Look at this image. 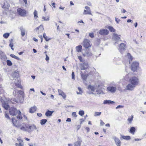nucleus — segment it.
Masks as SVG:
<instances>
[{"label":"nucleus","instance_id":"9","mask_svg":"<svg viewBox=\"0 0 146 146\" xmlns=\"http://www.w3.org/2000/svg\"><path fill=\"white\" fill-rule=\"evenodd\" d=\"M17 11L19 14L22 16H25L26 14V11L24 9L18 8Z\"/></svg>","mask_w":146,"mask_h":146},{"label":"nucleus","instance_id":"1","mask_svg":"<svg viewBox=\"0 0 146 146\" xmlns=\"http://www.w3.org/2000/svg\"><path fill=\"white\" fill-rule=\"evenodd\" d=\"M25 127L22 126L20 127V129L24 131H27L31 133L33 131L37 129L36 126L34 124H26L25 125Z\"/></svg>","mask_w":146,"mask_h":146},{"label":"nucleus","instance_id":"45","mask_svg":"<svg viewBox=\"0 0 146 146\" xmlns=\"http://www.w3.org/2000/svg\"><path fill=\"white\" fill-rule=\"evenodd\" d=\"M124 107V106L121 105H119L117 106L116 107V109H117L119 108H123Z\"/></svg>","mask_w":146,"mask_h":146},{"label":"nucleus","instance_id":"52","mask_svg":"<svg viewBox=\"0 0 146 146\" xmlns=\"http://www.w3.org/2000/svg\"><path fill=\"white\" fill-rule=\"evenodd\" d=\"M72 79H74L75 77V75H74V72H73L72 74Z\"/></svg>","mask_w":146,"mask_h":146},{"label":"nucleus","instance_id":"62","mask_svg":"<svg viewBox=\"0 0 146 146\" xmlns=\"http://www.w3.org/2000/svg\"><path fill=\"white\" fill-rule=\"evenodd\" d=\"M9 46L10 47H12L13 46V43H11L9 44Z\"/></svg>","mask_w":146,"mask_h":146},{"label":"nucleus","instance_id":"38","mask_svg":"<svg viewBox=\"0 0 146 146\" xmlns=\"http://www.w3.org/2000/svg\"><path fill=\"white\" fill-rule=\"evenodd\" d=\"M10 56L11 57H12L13 58H14L16 59H17L18 60H20V58L19 57H18L17 56H16L14 54H10Z\"/></svg>","mask_w":146,"mask_h":146},{"label":"nucleus","instance_id":"60","mask_svg":"<svg viewBox=\"0 0 146 146\" xmlns=\"http://www.w3.org/2000/svg\"><path fill=\"white\" fill-rule=\"evenodd\" d=\"M130 75V74H127V75L126 76V78H129V75Z\"/></svg>","mask_w":146,"mask_h":146},{"label":"nucleus","instance_id":"32","mask_svg":"<svg viewBox=\"0 0 146 146\" xmlns=\"http://www.w3.org/2000/svg\"><path fill=\"white\" fill-rule=\"evenodd\" d=\"M122 137L123 139L126 140H129L130 139L131 137L129 136H122Z\"/></svg>","mask_w":146,"mask_h":146},{"label":"nucleus","instance_id":"28","mask_svg":"<svg viewBox=\"0 0 146 146\" xmlns=\"http://www.w3.org/2000/svg\"><path fill=\"white\" fill-rule=\"evenodd\" d=\"M3 107L6 110H7L9 108V106L7 103H4L3 104Z\"/></svg>","mask_w":146,"mask_h":146},{"label":"nucleus","instance_id":"33","mask_svg":"<svg viewBox=\"0 0 146 146\" xmlns=\"http://www.w3.org/2000/svg\"><path fill=\"white\" fill-rule=\"evenodd\" d=\"M133 115H132L131 117H129L127 119V120L130 124H131V123L132 121L133 120Z\"/></svg>","mask_w":146,"mask_h":146},{"label":"nucleus","instance_id":"37","mask_svg":"<svg viewBox=\"0 0 146 146\" xmlns=\"http://www.w3.org/2000/svg\"><path fill=\"white\" fill-rule=\"evenodd\" d=\"M33 14L34 15V18H35L36 19L38 17V16L37 11L36 10H35L33 13Z\"/></svg>","mask_w":146,"mask_h":146},{"label":"nucleus","instance_id":"42","mask_svg":"<svg viewBox=\"0 0 146 146\" xmlns=\"http://www.w3.org/2000/svg\"><path fill=\"white\" fill-rule=\"evenodd\" d=\"M78 113L79 115L82 116L84 114V112L83 110H81L79 111Z\"/></svg>","mask_w":146,"mask_h":146},{"label":"nucleus","instance_id":"21","mask_svg":"<svg viewBox=\"0 0 146 146\" xmlns=\"http://www.w3.org/2000/svg\"><path fill=\"white\" fill-rule=\"evenodd\" d=\"M36 110V108L35 106L31 107L30 109L29 112L31 113H33Z\"/></svg>","mask_w":146,"mask_h":146},{"label":"nucleus","instance_id":"29","mask_svg":"<svg viewBox=\"0 0 146 146\" xmlns=\"http://www.w3.org/2000/svg\"><path fill=\"white\" fill-rule=\"evenodd\" d=\"M47 121V120L46 119H42L41 120L40 123L41 125H44Z\"/></svg>","mask_w":146,"mask_h":146},{"label":"nucleus","instance_id":"19","mask_svg":"<svg viewBox=\"0 0 146 146\" xmlns=\"http://www.w3.org/2000/svg\"><path fill=\"white\" fill-rule=\"evenodd\" d=\"M10 7V5L7 2H5L4 3V5L2 6L3 8L5 9V10L7 11L9 10V8Z\"/></svg>","mask_w":146,"mask_h":146},{"label":"nucleus","instance_id":"14","mask_svg":"<svg viewBox=\"0 0 146 146\" xmlns=\"http://www.w3.org/2000/svg\"><path fill=\"white\" fill-rule=\"evenodd\" d=\"M120 35H118L117 34L114 33L113 34V38L116 41L115 43V45H116L117 41H119L120 39V37H119Z\"/></svg>","mask_w":146,"mask_h":146},{"label":"nucleus","instance_id":"40","mask_svg":"<svg viewBox=\"0 0 146 146\" xmlns=\"http://www.w3.org/2000/svg\"><path fill=\"white\" fill-rule=\"evenodd\" d=\"M7 65L9 66H11L12 65V63L11 62L10 60H7Z\"/></svg>","mask_w":146,"mask_h":146},{"label":"nucleus","instance_id":"31","mask_svg":"<svg viewBox=\"0 0 146 146\" xmlns=\"http://www.w3.org/2000/svg\"><path fill=\"white\" fill-rule=\"evenodd\" d=\"M108 29L111 32H115V29L112 27L111 26H108Z\"/></svg>","mask_w":146,"mask_h":146},{"label":"nucleus","instance_id":"51","mask_svg":"<svg viewBox=\"0 0 146 146\" xmlns=\"http://www.w3.org/2000/svg\"><path fill=\"white\" fill-rule=\"evenodd\" d=\"M18 93L20 94L21 95H23V92L21 90L19 91H18Z\"/></svg>","mask_w":146,"mask_h":146},{"label":"nucleus","instance_id":"5","mask_svg":"<svg viewBox=\"0 0 146 146\" xmlns=\"http://www.w3.org/2000/svg\"><path fill=\"white\" fill-rule=\"evenodd\" d=\"M83 46L86 49H88L91 46L90 43V41L88 39H85L83 41Z\"/></svg>","mask_w":146,"mask_h":146},{"label":"nucleus","instance_id":"15","mask_svg":"<svg viewBox=\"0 0 146 146\" xmlns=\"http://www.w3.org/2000/svg\"><path fill=\"white\" fill-rule=\"evenodd\" d=\"M15 85L18 88H19L21 89L22 88V87L20 84V80L18 78H17L15 79Z\"/></svg>","mask_w":146,"mask_h":146},{"label":"nucleus","instance_id":"7","mask_svg":"<svg viewBox=\"0 0 146 146\" xmlns=\"http://www.w3.org/2000/svg\"><path fill=\"white\" fill-rule=\"evenodd\" d=\"M107 89L108 92L113 93L116 92L117 88L116 87L110 86L107 87Z\"/></svg>","mask_w":146,"mask_h":146},{"label":"nucleus","instance_id":"36","mask_svg":"<svg viewBox=\"0 0 146 146\" xmlns=\"http://www.w3.org/2000/svg\"><path fill=\"white\" fill-rule=\"evenodd\" d=\"M49 16H47L46 17H45L43 16L42 17V19H43V21H48L49 20Z\"/></svg>","mask_w":146,"mask_h":146},{"label":"nucleus","instance_id":"18","mask_svg":"<svg viewBox=\"0 0 146 146\" xmlns=\"http://www.w3.org/2000/svg\"><path fill=\"white\" fill-rule=\"evenodd\" d=\"M58 91L59 95L62 96L64 99H65L66 98V95L62 90H61L58 89Z\"/></svg>","mask_w":146,"mask_h":146},{"label":"nucleus","instance_id":"35","mask_svg":"<svg viewBox=\"0 0 146 146\" xmlns=\"http://www.w3.org/2000/svg\"><path fill=\"white\" fill-rule=\"evenodd\" d=\"M81 76L82 78L84 80H86L87 78V76L86 74H84L83 73H82L81 74Z\"/></svg>","mask_w":146,"mask_h":146},{"label":"nucleus","instance_id":"2","mask_svg":"<svg viewBox=\"0 0 146 146\" xmlns=\"http://www.w3.org/2000/svg\"><path fill=\"white\" fill-rule=\"evenodd\" d=\"M9 113L11 115H15L18 113V115L17 116V118L18 119V121L19 119H21L22 118V117L21 116V112L20 111H18L15 108L11 107L9 110Z\"/></svg>","mask_w":146,"mask_h":146},{"label":"nucleus","instance_id":"12","mask_svg":"<svg viewBox=\"0 0 146 146\" xmlns=\"http://www.w3.org/2000/svg\"><path fill=\"white\" fill-rule=\"evenodd\" d=\"M112 138L114 140L116 145L117 146H120L121 143L120 140L117 137L115 136H113Z\"/></svg>","mask_w":146,"mask_h":146},{"label":"nucleus","instance_id":"22","mask_svg":"<svg viewBox=\"0 0 146 146\" xmlns=\"http://www.w3.org/2000/svg\"><path fill=\"white\" fill-rule=\"evenodd\" d=\"M82 48V46L81 45H79L77 46L76 47V51L78 52H81Z\"/></svg>","mask_w":146,"mask_h":146},{"label":"nucleus","instance_id":"16","mask_svg":"<svg viewBox=\"0 0 146 146\" xmlns=\"http://www.w3.org/2000/svg\"><path fill=\"white\" fill-rule=\"evenodd\" d=\"M92 54L89 49H86L85 52L83 54L84 56L89 57L92 56Z\"/></svg>","mask_w":146,"mask_h":146},{"label":"nucleus","instance_id":"57","mask_svg":"<svg viewBox=\"0 0 146 146\" xmlns=\"http://www.w3.org/2000/svg\"><path fill=\"white\" fill-rule=\"evenodd\" d=\"M67 122H70L71 121V119L70 118H68L66 120Z\"/></svg>","mask_w":146,"mask_h":146},{"label":"nucleus","instance_id":"27","mask_svg":"<svg viewBox=\"0 0 146 146\" xmlns=\"http://www.w3.org/2000/svg\"><path fill=\"white\" fill-rule=\"evenodd\" d=\"M88 88L89 90H91L92 92H94L95 90V88L93 86L89 85L88 86Z\"/></svg>","mask_w":146,"mask_h":146},{"label":"nucleus","instance_id":"30","mask_svg":"<svg viewBox=\"0 0 146 146\" xmlns=\"http://www.w3.org/2000/svg\"><path fill=\"white\" fill-rule=\"evenodd\" d=\"M127 56L129 59V63H130V61H132L133 59L132 57L131 56V55L129 53H128L127 54Z\"/></svg>","mask_w":146,"mask_h":146},{"label":"nucleus","instance_id":"59","mask_svg":"<svg viewBox=\"0 0 146 146\" xmlns=\"http://www.w3.org/2000/svg\"><path fill=\"white\" fill-rule=\"evenodd\" d=\"M80 124H81L83 121H84V120L83 119V118L80 119Z\"/></svg>","mask_w":146,"mask_h":146},{"label":"nucleus","instance_id":"61","mask_svg":"<svg viewBox=\"0 0 146 146\" xmlns=\"http://www.w3.org/2000/svg\"><path fill=\"white\" fill-rule=\"evenodd\" d=\"M37 115L39 117H41L42 116V114L41 113H38Z\"/></svg>","mask_w":146,"mask_h":146},{"label":"nucleus","instance_id":"46","mask_svg":"<svg viewBox=\"0 0 146 146\" xmlns=\"http://www.w3.org/2000/svg\"><path fill=\"white\" fill-rule=\"evenodd\" d=\"M89 36L92 38H93L94 37V33H90L89 34Z\"/></svg>","mask_w":146,"mask_h":146},{"label":"nucleus","instance_id":"23","mask_svg":"<svg viewBox=\"0 0 146 146\" xmlns=\"http://www.w3.org/2000/svg\"><path fill=\"white\" fill-rule=\"evenodd\" d=\"M54 112L53 111H50L49 110L47 111L45 113V115L47 116H50L52 115V114Z\"/></svg>","mask_w":146,"mask_h":146},{"label":"nucleus","instance_id":"53","mask_svg":"<svg viewBox=\"0 0 146 146\" xmlns=\"http://www.w3.org/2000/svg\"><path fill=\"white\" fill-rule=\"evenodd\" d=\"M78 58L80 60V61L81 62L82 61V57L81 56H78Z\"/></svg>","mask_w":146,"mask_h":146},{"label":"nucleus","instance_id":"24","mask_svg":"<svg viewBox=\"0 0 146 146\" xmlns=\"http://www.w3.org/2000/svg\"><path fill=\"white\" fill-rule=\"evenodd\" d=\"M20 29L21 32V35L22 36H24L25 35V29L23 27H21L20 28Z\"/></svg>","mask_w":146,"mask_h":146},{"label":"nucleus","instance_id":"10","mask_svg":"<svg viewBox=\"0 0 146 146\" xmlns=\"http://www.w3.org/2000/svg\"><path fill=\"white\" fill-rule=\"evenodd\" d=\"M99 33L100 34L102 35H106L109 34V32L107 29H102L100 30Z\"/></svg>","mask_w":146,"mask_h":146},{"label":"nucleus","instance_id":"17","mask_svg":"<svg viewBox=\"0 0 146 146\" xmlns=\"http://www.w3.org/2000/svg\"><path fill=\"white\" fill-rule=\"evenodd\" d=\"M88 66L87 63L84 62L83 64H81L80 67L81 70H85L88 68Z\"/></svg>","mask_w":146,"mask_h":146},{"label":"nucleus","instance_id":"54","mask_svg":"<svg viewBox=\"0 0 146 146\" xmlns=\"http://www.w3.org/2000/svg\"><path fill=\"white\" fill-rule=\"evenodd\" d=\"M46 57L45 58V60L46 61H48L49 59V58L46 54Z\"/></svg>","mask_w":146,"mask_h":146},{"label":"nucleus","instance_id":"6","mask_svg":"<svg viewBox=\"0 0 146 146\" xmlns=\"http://www.w3.org/2000/svg\"><path fill=\"white\" fill-rule=\"evenodd\" d=\"M126 44L123 43H121L118 46L119 50L121 53H122L125 50Z\"/></svg>","mask_w":146,"mask_h":146},{"label":"nucleus","instance_id":"56","mask_svg":"<svg viewBox=\"0 0 146 146\" xmlns=\"http://www.w3.org/2000/svg\"><path fill=\"white\" fill-rule=\"evenodd\" d=\"M5 117L7 119H9V117L8 115V114L6 113L5 114Z\"/></svg>","mask_w":146,"mask_h":146},{"label":"nucleus","instance_id":"11","mask_svg":"<svg viewBox=\"0 0 146 146\" xmlns=\"http://www.w3.org/2000/svg\"><path fill=\"white\" fill-rule=\"evenodd\" d=\"M12 121L13 123L14 126L17 128H20V127H22L21 125L20 124L18 123L17 121V120L15 119L12 118Z\"/></svg>","mask_w":146,"mask_h":146},{"label":"nucleus","instance_id":"44","mask_svg":"<svg viewBox=\"0 0 146 146\" xmlns=\"http://www.w3.org/2000/svg\"><path fill=\"white\" fill-rule=\"evenodd\" d=\"M18 76V74L16 72H14L13 74V76L17 77Z\"/></svg>","mask_w":146,"mask_h":146},{"label":"nucleus","instance_id":"13","mask_svg":"<svg viewBox=\"0 0 146 146\" xmlns=\"http://www.w3.org/2000/svg\"><path fill=\"white\" fill-rule=\"evenodd\" d=\"M85 8L87 10H84L83 13V14L84 15L89 14L92 15L91 13V11L90 10V8L88 6H85Z\"/></svg>","mask_w":146,"mask_h":146},{"label":"nucleus","instance_id":"26","mask_svg":"<svg viewBox=\"0 0 146 146\" xmlns=\"http://www.w3.org/2000/svg\"><path fill=\"white\" fill-rule=\"evenodd\" d=\"M43 37L46 41H48L52 39L51 38H49L46 35L45 33L43 34Z\"/></svg>","mask_w":146,"mask_h":146},{"label":"nucleus","instance_id":"63","mask_svg":"<svg viewBox=\"0 0 146 146\" xmlns=\"http://www.w3.org/2000/svg\"><path fill=\"white\" fill-rule=\"evenodd\" d=\"M33 39L34 41L36 42H38V40L35 38H33Z\"/></svg>","mask_w":146,"mask_h":146},{"label":"nucleus","instance_id":"49","mask_svg":"<svg viewBox=\"0 0 146 146\" xmlns=\"http://www.w3.org/2000/svg\"><path fill=\"white\" fill-rule=\"evenodd\" d=\"M72 115L73 116L75 117H76L77 116L76 112H73L72 113Z\"/></svg>","mask_w":146,"mask_h":146},{"label":"nucleus","instance_id":"50","mask_svg":"<svg viewBox=\"0 0 146 146\" xmlns=\"http://www.w3.org/2000/svg\"><path fill=\"white\" fill-rule=\"evenodd\" d=\"M39 27V29H40L41 31H42V30H44V28L43 25H40Z\"/></svg>","mask_w":146,"mask_h":146},{"label":"nucleus","instance_id":"47","mask_svg":"<svg viewBox=\"0 0 146 146\" xmlns=\"http://www.w3.org/2000/svg\"><path fill=\"white\" fill-rule=\"evenodd\" d=\"M115 21L118 24L120 21V20L117 17L115 18Z\"/></svg>","mask_w":146,"mask_h":146},{"label":"nucleus","instance_id":"3","mask_svg":"<svg viewBox=\"0 0 146 146\" xmlns=\"http://www.w3.org/2000/svg\"><path fill=\"white\" fill-rule=\"evenodd\" d=\"M129 82L136 86L138 84L139 81L137 77L133 76L129 79Z\"/></svg>","mask_w":146,"mask_h":146},{"label":"nucleus","instance_id":"34","mask_svg":"<svg viewBox=\"0 0 146 146\" xmlns=\"http://www.w3.org/2000/svg\"><path fill=\"white\" fill-rule=\"evenodd\" d=\"M78 90L79 92H77L76 93L77 94L82 95L83 93L82 89L80 88L79 87L78 88Z\"/></svg>","mask_w":146,"mask_h":146},{"label":"nucleus","instance_id":"55","mask_svg":"<svg viewBox=\"0 0 146 146\" xmlns=\"http://www.w3.org/2000/svg\"><path fill=\"white\" fill-rule=\"evenodd\" d=\"M100 121L101 122L100 123V125L102 126L104 125V122H103V121L101 120H100Z\"/></svg>","mask_w":146,"mask_h":146},{"label":"nucleus","instance_id":"64","mask_svg":"<svg viewBox=\"0 0 146 146\" xmlns=\"http://www.w3.org/2000/svg\"><path fill=\"white\" fill-rule=\"evenodd\" d=\"M86 130L87 131V132L89 131L90 129L88 127H87L86 128Z\"/></svg>","mask_w":146,"mask_h":146},{"label":"nucleus","instance_id":"43","mask_svg":"<svg viewBox=\"0 0 146 146\" xmlns=\"http://www.w3.org/2000/svg\"><path fill=\"white\" fill-rule=\"evenodd\" d=\"M101 113L100 112H96L94 113V116H99L101 114Z\"/></svg>","mask_w":146,"mask_h":146},{"label":"nucleus","instance_id":"4","mask_svg":"<svg viewBox=\"0 0 146 146\" xmlns=\"http://www.w3.org/2000/svg\"><path fill=\"white\" fill-rule=\"evenodd\" d=\"M139 64L138 62H133L131 66V68L132 70L135 71L139 67Z\"/></svg>","mask_w":146,"mask_h":146},{"label":"nucleus","instance_id":"58","mask_svg":"<svg viewBox=\"0 0 146 146\" xmlns=\"http://www.w3.org/2000/svg\"><path fill=\"white\" fill-rule=\"evenodd\" d=\"M24 146L23 143H19L18 146Z\"/></svg>","mask_w":146,"mask_h":146},{"label":"nucleus","instance_id":"48","mask_svg":"<svg viewBox=\"0 0 146 146\" xmlns=\"http://www.w3.org/2000/svg\"><path fill=\"white\" fill-rule=\"evenodd\" d=\"M17 141H19V143H23V141L20 138H19L17 139Z\"/></svg>","mask_w":146,"mask_h":146},{"label":"nucleus","instance_id":"41","mask_svg":"<svg viewBox=\"0 0 146 146\" xmlns=\"http://www.w3.org/2000/svg\"><path fill=\"white\" fill-rule=\"evenodd\" d=\"M9 36V34L8 33H5L3 34V36L4 38H7Z\"/></svg>","mask_w":146,"mask_h":146},{"label":"nucleus","instance_id":"20","mask_svg":"<svg viewBox=\"0 0 146 146\" xmlns=\"http://www.w3.org/2000/svg\"><path fill=\"white\" fill-rule=\"evenodd\" d=\"M115 102L111 100H104L103 104H115Z\"/></svg>","mask_w":146,"mask_h":146},{"label":"nucleus","instance_id":"8","mask_svg":"<svg viewBox=\"0 0 146 146\" xmlns=\"http://www.w3.org/2000/svg\"><path fill=\"white\" fill-rule=\"evenodd\" d=\"M135 86L134 85L130 83L128 84L126 86V90L129 91H133V90Z\"/></svg>","mask_w":146,"mask_h":146},{"label":"nucleus","instance_id":"39","mask_svg":"<svg viewBox=\"0 0 146 146\" xmlns=\"http://www.w3.org/2000/svg\"><path fill=\"white\" fill-rule=\"evenodd\" d=\"M81 144L80 141H77L74 143V146H80Z\"/></svg>","mask_w":146,"mask_h":146},{"label":"nucleus","instance_id":"25","mask_svg":"<svg viewBox=\"0 0 146 146\" xmlns=\"http://www.w3.org/2000/svg\"><path fill=\"white\" fill-rule=\"evenodd\" d=\"M135 131V129L134 127H132L130 128V130L129 132L131 133L132 134H134V133Z\"/></svg>","mask_w":146,"mask_h":146}]
</instances>
